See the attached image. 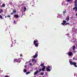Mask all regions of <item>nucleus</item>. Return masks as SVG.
<instances>
[{"label": "nucleus", "mask_w": 77, "mask_h": 77, "mask_svg": "<svg viewBox=\"0 0 77 77\" xmlns=\"http://www.w3.org/2000/svg\"><path fill=\"white\" fill-rule=\"evenodd\" d=\"M74 3L75 4V7L73 8V10H74V9H75V11H77V0H75Z\"/></svg>", "instance_id": "1"}, {"label": "nucleus", "mask_w": 77, "mask_h": 77, "mask_svg": "<svg viewBox=\"0 0 77 77\" xmlns=\"http://www.w3.org/2000/svg\"><path fill=\"white\" fill-rule=\"evenodd\" d=\"M69 62L70 63V64L71 65H73L75 67H77V65L76 64V63H73L72 62V61H71V60H69Z\"/></svg>", "instance_id": "2"}, {"label": "nucleus", "mask_w": 77, "mask_h": 77, "mask_svg": "<svg viewBox=\"0 0 77 77\" xmlns=\"http://www.w3.org/2000/svg\"><path fill=\"white\" fill-rule=\"evenodd\" d=\"M68 56H71L73 54V53H72V52H68Z\"/></svg>", "instance_id": "3"}, {"label": "nucleus", "mask_w": 77, "mask_h": 77, "mask_svg": "<svg viewBox=\"0 0 77 77\" xmlns=\"http://www.w3.org/2000/svg\"><path fill=\"white\" fill-rule=\"evenodd\" d=\"M50 66L46 68V70L47 71H51V70L50 69Z\"/></svg>", "instance_id": "4"}, {"label": "nucleus", "mask_w": 77, "mask_h": 77, "mask_svg": "<svg viewBox=\"0 0 77 77\" xmlns=\"http://www.w3.org/2000/svg\"><path fill=\"white\" fill-rule=\"evenodd\" d=\"M65 20H67V21H69V17L68 16L67 17V18L65 19Z\"/></svg>", "instance_id": "5"}, {"label": "nucleus", "mask_w": 77, "mask_h": 77, "mask_svg": "<svg viewBox=\"0 0 77 77\" xmlns=\"http://www.w3.org/2000/svg\"><path fill=\"white\" fill-rule=\"evenodd\" d=\"M45 68H46V67L45 66H44L43 68H42V71H44L45 69Z\"/></svg>", "instance_id": "6"}, {"label": "nucleus", "mask_w": 77, "mask_h": 77, "mask_svg": "<svg viewBox=\"0 0 77 77\" xmlns=\"http://www.w3.org/2000/svg\"><path fill=\"white\" fill-rule=\"evenodd\" d=\"M38 42V40L35 39V40H34L33 43L34 44H36V43Z\"/></svg>", "instance_id": "7"}, {"label": "nucleus", "mask_w": 77, "mask_h": 77, "mask_svg": "<svg viewBox=\"0 0 77 77\" xmlns=\"http://www.w3.org/2000/svg\"><path fill=\"white\" fill-rule=\"evenodd\" d=\"M38 57V54L37 53H35V55L33 56V57L34 58H36Z\"/></svg>", "instance_id": "8"}, {"label": "nucleus", "mask_w": 77, "mask_h": 77, "mask_svg": "<svg viewBox=\"0 0 77 77\" xmlns=\"http://www.w3.org/2000/svg\"><path fill=\"white\" fill-rule=\"evenodd\" d=\"M14 18H19V16L18 15H16L15 14L14 15Z\"/></svg>", "instance_id": "9"}, {"label": "nucleus", "mask_w": 77, "mask_h": 77, "mask_svg": "<svg viewBox=\"0 0 77 77\" xmlns=\"http://www.w3.org/2000/svg\"><path fill=\"white\" fill-rule=\"evenodd\" d=\"M14 62H18V59H15L14 60Z\"/></svg>", "instance_id": "10"}, {"label": "nucleus", "mask_w": 77, "mask_h": 77, "mask_svg": "<svg viewBox=\"0 0 77 77\" xmlns=\"http://www.w3.org/2000/svg\"><path fill=\"white\" fill-rule=\"evenodd\" d=\"M38 70H37L34 73V75H36L38 73Z\"/></svg>", "instance_id": "11"}, {"label": "nucleus", "mask_w": 77, "mask_h": 77, "mask_svg": "<svg viewBox=\"0 0 77 77\" xmlns=\"http://www.w3.org/2000/svg\"><path fill=\"white\" fill-rule=\"evenodd\" d=\"M34 44H35V47H38L39 46V45H38V43H36Z\"/></svg>", "instance_id": "12"}, {"label": "nucleus", "mask_w": 77, "mask_h": 77, "mask_svg": "<svg viewBox=\"0 0 77 77\" xmlns=\"http://www.w3.org/2000/svg\"><path fill=\"white\" fill-rule=\"evenodd\" d=\"M44 63H42L40 65V66H42V67H43L44 66Z\"/></svg>", "instance_id": "13"}, {"label": "nucleus", "mask_w": 77, "mask_h": 77, "mask_svg": "<svg viewBox=\"0 0 77 77\" xmlns=\"http://www.w3.org/2000/svg\"><path fill=\"white\" fill-rule=\"evenodd\" d=\"M13 13H17V11H16V10L15 9H14L13 10Z\"/></svg>", "instance_id": "14"}, {"label": "nucleus", "mask_w": 77, "mask_h": 77, "mask_svg": "<svg viewBox=\"0 0 77 77\" xmlns=\"http://www.w3.org/2000/svg\"><path fill=\"white\" fill-rule=\"evenodd\" d=\"M23 9H24V12H25V11H26V7H24L23 8Z\"/></svg>", "instance_id": "15"}, {"label": "nucleus", "mask_w": 77, "mask_h": 77, "mask_svg": "<svg viewBox=\"0 0 77 77\" xmlns=\"http://www.w3.org/2000/svg\"><path fill=\"white\" fill-rule=\"evenodd\" d=\"M75 46H74L73 47V51H74L75 50Z\"/></svg>", "instance_id": "16"}, {"label": "nucleus", "mask_w": 77, "mask_h": 77, "mask_svg": "<svg viewBox=\"0 0 77 77\" xmlns=\"http://www.w3.org/2000/svg\"><path fill=\"white\" fill-rule=\"evenodd\" d=\"M30 72H27L26 73V75H28V74H30Z\"/></svg>", "instance_id": "17"}, {"label": "nucleus", "mask_w": 77, "mask_h": 77, "mask_svg": "<svg viewBox=\"0 0 77 77\" xmlns=\"http://www.w3.org/2000/svg\"><path fill=\"white\" fill-rule=\"evenodd\" d=\"M67 0V2H72V0Z\"/></svg>", "instance_id": "18"}, {"label": "nucleus", "mask_w": 77, "mask_h": 77, "mask_svg": "<svg viewBox=\"0 0 77 77\" xmlns=\"http://www.w3.org/2000/svg\"><path fill=\"white\" fill-rule=\"evenodd\" d=\"M7 17H8V18H11V15H8L7 16Z\"/></svg>", "instance_id": "19"}, {"label": "nucleus", "mask_w": 77, "mask_h": 77, "mask_svg": "<svg viewBox=\"0 0 77 77\" xmlns=\"http://www.w3.org/2000/svg\"><path fill=\"white\" fill-rule=\"evenodd\" d=\"M5 7V4H3L2 5V7H3V8H4V7Z\"/></svg>", "instance_id": "20"}, {"label": "nucleus", "mask_w": 77, "mask_h": 77, "mask_svg": "<svg viewBox=\"0 0 77 77\" xmlns=\"http://www.w3.org/2000/svg\"><path fill=\"white\" fill-rule=\"evenodd\" d=\"M23 72H27V70L26 69H24L23 70Z\"/></svg>", "instance_id": "21"}, {"label": "nucleus", "mask_w": 77, "mask_h": 77, "mask_svg": "<svg viewBox=\"0 0 77 77\" xmlns=\"http://www.w3.org/2000/svg\"><path fill=\"white\" fill-rule=\"evenodd\" d=\"M66 13V12L65 11H64L63 12V14H65Z\"/></svg>", "instance_id": "22"}, {"label": "nucleus", "mask_w": 77, "mask_h": 77, "mask_svg": "<svg viewBox=\"0 0 77 77\" xmlns=\"http://www.w3.org/2000/svg\"><path fill=\"white\" fill-rule=\"evenodd\" d=\"M69 25V23H65L66 26V25Z\"/></svg>", "instance_id": "23"}, {"label": "nucleus", "mask_w": 77, "mask_h": 77, "mask_svg": "<svg viewBox=\"0 0 77 77\" xmlns=\"http://www.w3.org/2000/svg\"><path fill=\"white\" fill-rule=\"evenodd\" d=\"M0 18L1 19H3V17L1 15H0Z\"/></svg>", "instance_id": "24"}, {"label": "nucleus", "mask_w": 77, "mask_h": 77, "mask_svg": "<svg viewBox=\"0 0 77 77\" xmlns=\"http://www.w3.org/2000/svg\"><path fill=\"white\" fill-rule=\"evenodd\" d=\"M63 23H64V24H65L66 23V21L65 20H63Z\"/></svg>", "instance_id": "25"}, {"label": "nucleus", "mask_w": 77, "mask_h": 77, "mask_svg": "<svg viewBox=\"0 0 77 77\" xmlns=\"http://www.w3.org/2000/svg\"><path fill=\"white\" fill-rule=\"evenodd\" d=\"M44 73L43 72H42L41 73V75H44Z\"/></svg>", "instance_id": "26"}, {"label": "nucleus", "mask_w": 77, "mask_h": 77, "mask_svg": "<svg viewBox=\"0 0 77 77\" xmlns=\"http://www.w3.org/2000/svg\"><path fill=\"white\" fill-rule=\"evenodd\" d=\"M0 11H1V13L3 12V9H1Z\"/></svg>", "instance_id": "27"}, {"label": "nucleus", "mask_w": 77, "mask_h": 77, "mask_svg": "<svg viewBox=\"0 0 77 77\" xmlns=\"http://www.w3.org/2000/svg\"><path fill=\"white\" fill-rule=\"evenodd\" d=\"M42 71V69H40L38 71V73H39L40 72V71Z\"/></svg>", "instance_id": "28"}, {"label": "nucleus", "mask_w": 77, "mask_h": 77, "mask_svg": "<svg viewBox=\"0 0 77 77\" xmlns=\"http://www.w3.org/2000/svg\"><path fill=\"white\" fill-rule=\"evenodd\" d=\"M32 62H34V61H35V59H32Z\"/></svg>", "instance_id": "29"}, {"label": "nucleus", "mask_w": 77, "mask_h": 77, "mask_svg": "<svg viewBox=\"0 0 77 77\" xmlns=\"http://www.w3.org/2000/svg\"><path fill=\"white\" fill-rule=\"evenodd\" d=\"M65 24L64 23H61L62 25H63V26H65Z\"/></svg>", "instance_id": "30"}, {"label": "nucleus", "mask_w": 77, "mask_h": 77, "mask_svg": "<svg viewBox=\"0 0 77 77\" xmlns=\"http://www.w3.org/2000/svg\"><path fill=\"white\" fill-rule=\"evenodd\" d=\"M29 65H32V63H29Z\"/></svg>", "instance_id": "31"}, {"label": "nucleus", "mask_w": 77, "mask_h": 77, "mask_svg": "<svg viewBox=\"0 0 77 77\" xmlns=\"http://www.w3.org/2000/svg\"><path fill=\"white\" fill-rule=\"evenodd\" d=\"M14 14V13H11V15H13Z\"/></svg>", "instance_id": "32"}, {"label": "nucleus", "mask_w": 77, "mask_h": 77, "mask_svg": "<svg viewBox=\"0 0 77 77\" xmlns=\"http://www.w3.org/2000/svg\"><path fill=\"white\" fill-rule=\"evenodd\" d=\"M20 56H23V55H22V54H20Z\"/></svg>", "instance_id": "33"}, {"label": "nucleus", "mask_w": 77, "mask_h": 77, "mask_svg": "<svg viewBox=\"0 0 77 77\" xmlns=\"http://www.w3.org/2000/svg\"><path fill=\"white\" fill-rule=\"evenodd\" d=\"M5 77H9V76H8V75H6L5 76Z\"/></svg>", "instance_id": "34"}, {"label": "nucleus", "mask_w": 77, "mask_h": 77, "mask_svg": "<svg viewBox=\"0 0 77 77\" xmlns=\"http://www.w3.org/2000/svg\"><path fill=\"white\" fill-rule=\"evenodd\" d=\"M16 23V21L15 20L14 21V23Z\"/></svg>", "instance_id": "35"}, {"label": "nucleus", "mask_w": 77, "mask_h": 77, "mask_svg": "<svg viewBox=\"0 0 77 77\" xmlns=\"http://www.w3.org/2000/svg\"><path fill=\"white\" fill-rule=\"evenodd\" d=\"M73 60H74V59H75V57H74L73 58Z\"/></svg>", "instance_id": "36"}, {"label": "nucleus", "mask_w": 77, "mask_h": 77, "mask_svg": "<svg viewBox=\"0 0 77 77\" xmlns=\"http://www.w3.org/2000/svg\"><path fill=\"white\" fill-rule=\"evenodd\" d=\"M34 61H35V63H36V60H34Z\"/></svg>", "instance_id": "37"}, {"label": "nucleus", "mask_w": 77, "mask_h": 77, "mask_svg": "<svg viewBox=\"0 0 77 77\" xmlns=\"http://www.w3.org/2000/svg\"><path fill=\"white\" fill-rule=\"evenodd\" d=\"M25 68H27V66L26 65L25 66Z\"/></svg>", "instance_id": "38"}, {"label": "nucleus", "mask_w": 77, "mask_h": 77, "mask_svg": "<svg viewBox=\"0 0 77 77\" xmlns=\"http://www.w3.org/2000/svg\"><path fill=\"white\" fill-rule=\"evenodd\" d=\"M5 18H7V16H5Z\"/></svg>", "instance_id": "39"}, {"label": "nucleus", "mask_w": 77, "mask_h": 77, "mask_svg": "<svg viewBox=\"0 0 77 77\" xmlns=\"http://www.w3.org/2000/svg\"><path fill=\"white\" fill-rule=\"evenodd\" d=\"M13 46L12 45H11V47H13Z\"/></svg>", "instance_id": "40"}, {"label": "nucleus", "mask_w": 77, "mask_h": 77, "mask_svg": "<svg viewBox=\"0 0 77 77\" xmlns=\"http://www.w3.org/2000/svg\"><path fill=\"white\" fill-rule=\"evenodd\" d=\"M37 53V54H38V52L37 51L36 53Z\"/></svg>", "instance_id": "41"}, {"label": "nucleus", "mask_w": 77, "mask_h": 77, "mask_svg": "<svg viewBox=\"0 0 77 77\" xmlns=\"http://www.w3.org/2000/svg\"><path fill=\"white\" fill-rule=\"evenodd\" d=\"M75 15H76V16H77V14H75Z\"/></svg>", "instance_id": "42"}, {"label": "nucleus", "mask_w": 77, "mask_h": 77, "mask_svg": "<svg viewBox=\"0 0 77 77\" xmlns=\"http://www.w3.org/2000/svg\"><path fill=\"white\" fill-rule=\"evenodd\" d=\"M75 42V41H74V42Z\"/></svg>", "instance_id": "43"}, {"label": "nucleus", "mask_w": 77, "mask_h": 77, "mask_svg": "<svg viewBox=\"0 0 77 77\" xmlns=\"http://www.w3.org/2000/svg\"><path fill=\"white\" fill-rule=\"evenodd\" d=\"M2 13V12L1 11H0V14H1Z\"/></svg>", "instance_id": "44"}, {"label": "nucleus", "mask_w": 77, "mask_h": 77, "mask_svg": "<svg viewBox=\"0 0 77 77\" xmlns=\"http://www.w3.org/2000/svg\"><path fill=\"white\" fill-rule=\"evenodd\" d=\"M14 41H15V42L16 41V40H14Z\"/></svg>", "instance_id": "45"}, {"label": "nucleus", "mask_w": 77, "mask_h": 77, "mask_svg": "<svg viewBox=\"0 0 77 77\" xmlns=\"http://www.w3.org/2000/svg\"><path fill=\"white\" fill-rule=\"evenodd\" d=\"M45 75H47V74L45 73Z\"/></svg>", "instance_id": "46"}, {"label": "nucleus", "mask_w": 77, "mask_h": 77, "mask_svg": "<svg viewBox=\"0 0 77 77\" xmlns=\"http://www.w3.org/2000/svg\"><path fill=\"white\" fill-rule=\"evenodd\" d=\"M39 69H38V70H39Z\"/></svg>", "instance_id": "47"}]
</instances>
